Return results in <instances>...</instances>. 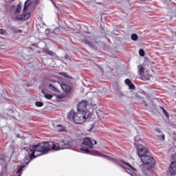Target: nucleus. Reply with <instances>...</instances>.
<instances>
[{
  "label": "nucleus",
  "mask_w": 176,
  "mask_h": 176,
  "mask_svg": "<svg viewBox=\"0 0 176 176\" xmlns=\"http://www.w3.org/2000/svg\"><path fill=\"white\" fill-rule=\"evenodd\" d=\"M6 34V30L3 29H0V34L1 35H5Z\"/></svg>",
  "instance_id": "nucleus-24"
},
{
  "label": "nucleus",
  "mask_w": 176,
  "mask_h": 176,
  "mask_svg": "<svg viewBox=\"0 0 176 176\" xmlns=\"http://www.w3.org/2000/svg\"><path fill=\"white\" fill-rule=\"evenodd\" d=\"M95 154L96 156H100V157H104V159H108V160H111V157L110 156L104 155V154H101L100 153H98V151H95Z\"/></svg>",
  "instance_id": "nucleus-9"
},
{
  "label": "nucleus",
  "mask_w": 176,
  "mask_h": 176,
  "mask_svg": "<svg viewBox=\"0 0 176 176\" xmlns=\"http://www.w3.org/2000/svg\"><path fill=\"white\" fill-rule=\"evenodd\" d=\"M85 43H87V45H89V46L93 45V43H90L89 41H85Z\"/></svg>",
  "instance_id": "nucleus-30"
},
{
  "label": "nucleus",
  "mask_w": 176,
  "mask_h": 176,
  "mask_svg": "<svg viewBox=\"0 0 176 176\" xmlns=\"http://www.w3.org/2000/svg\"><path fill=\"white\" fill-rule=\"evenodd\" d=\"M62 142H63L65 148H67L68 145H71V140H69L68 138H65Z\"/></svg>",
  "instance_id": "nucleus-11"
},
{
  "label": "nucleus",
  "mask_w": 176,
  "mask_h": 176,
  "mask_svg": "<svg viewBox=\"0 0 176 176\" xmlns=\"http://www.w3.org/2000/svg\"><path fill=\"white\" fill-rule=\"evenodd\" d=\"M61 87L63 90L65 91V93H71V90H72L71 86L67 84H62Z\"/></svg>",
  "instance_id": "nucleus-7"
},
{
  "label": "nucleus",
  "mask_w": 176,
  "mask_h": 176,
  "mask_svg": "<svg viewBox=\"0 0 176 176\" xmlns=\"http://www.w3.org/2000/svg\"><path fill=\"white\" fill-rule=\"evenodd\" d=\"M60 75H63V76H65V78H67V76H68V74L67 73H61Z\"/></svg>",
  "instance_id": "nucleus-31"
},
{
  "label": "nucleus",
  "mask_w": 176,
  "mask_h": 176,
  "mask_svg": "<svg viewBox=\"0 0 176 176\" xmlns=\"http://www.w3.org/2000/svg\"><path fill=\"white\" fill-rule=\"evenodd\" d=\"M46 53H47V54H50V56H52V54H53V52H52L50 50H47Z\"/></svg>",
  "instance_id": "nucleus-27"
},
{
  "label": "nucleus",
  "mask_w": 176,
  "mask_h": 176,
  "mask_svg": "<svg viewBox=\"0 0 176 176\" xmlns=\"http://www.w3.org/2000/svg\"><path fill=\"white\" fill-rule=\"evenodd\" d=\"M25 166H21L20 168L18 169L16 171V174H21V172L23 171V168H24Z\"/></svg>",
  "instance_id": "nucleus-22"
},
{
  "label": "nucleus",
  "mask_w": 176,
  "mask_h": 176,
  "mask_svg": "<svg viewBox=\"0 0 176 176\" xmlns=\"http://www.w3.org/2000/svg\"><path fill=\"white\" fill-rule=\"evenodd\" d=\"M28 8H30V4H28V1H25L23 7V12H25Z\"/></svg>",
  "instance_id": "nucleus-18"
},
{
  "label": "nucleus",
  "mask_w": 176,
  "mask_h": 176,
  "mask_svg": "<svg viewBox=\"0 0 176 176\" xmlns=\"http://www.w3.org/2000/svg\"><path fill=\"white\" fill-rule=\"evenodd\" d=\"M18 176H21V174L19 173V175Z\"/></svg>",
  "instance_id": "nucleus-35"
},
{
  "label": "nucleus",
  "mask_w": 176,
  "mask_h": 176,
  "mask_svg": "<svg viewBox=\"0 0 176 176\" xmlns=\"http://www.w3.org/2000/svg\"><path fill=\"white\" fill-rule=\"evenodd\" d=\"M139 102L142 107H146V108L148 107V103H146L144 99H141Z\"/></svg>",
  "instance_id": "nucleus-15"
},
{
  "label": "nucleus",
  "mask_w": 176,
  "mask_h": 176,
  "mask_svg": "<svg viewBox=\"0 0 176 176\" xmlns=\"http://www.w3.org/2000/svg\"><path fill=\"white\" fill-rule=\"evenodd\" d=\"M86 108H87V102L85 100L80 102L77 105L78 112H80L81 113H84V115L89 116L90 112L86 111Z\"/></svg>",
  "instance_id": "nucleus-5"
},
{
  "label": "nucleus",
  "mask_w": 176,
  "mask_h": 176,
  "mask_svg": "<svg viewBox=\"0 0 176 176\" xmlns=\"http://www.w3.org/2000/svg\"><path fill=\"white\" fill-rule=\"evenodd\" d=\"M97 141L96 140H91V139L89 138H86L84 139V141L82 142V147L80 148V151H82L85 153H91V151L90 149H92L94 145H96Z\"/></svg>",
  "instance_id": "nucleus-4"
},
{
  "label": "nucleus",
  "mask_w": 176,
  "mask_h": 176,
  "mask_svg": "<svg viewBox=\"0 0 176 176\" xmlns=\"http://www.w3.org/2000/svg\"><path fill=\"white\" fill-rule=\"evenodd\" d=\"M36 107H43V102H36Z\"/></svg>",
  "instance_id": "nucleus-23"
},
{
  "label": "nucleus",
  "mask_w": 176,
  "mask_h": 176,
  "mask_svg": "<svg viewBox=\"0 0 176 176\" xmlns=\"http://www.w3.org/2000/svg\"><path fill=\"white\" fill-rule=\"evenodd\" d=\"M31 13L28 12L26 14H23L21 15L16 16V20H19V21H25V20H28L29 17H30Z\"/></svg>",
  "instance_id": "nucleus-6"
},
{
  "label": "nucleus",
  "mask_w": 176,
  "mask_h": 176,
  "mask_svg": "<svg viewBox=\"0 0 176 176\" xmlns=\"http://www.w3.org/2000/svg\"><path fill=\"white\" fill-rule=\"evenodd\" d=\"M135 141L136 142H139V141H141V138H140V136H136V137L135 138Z\"/></svg>",
  "instance_id": "nucleus-26"
},
{
  "label": "nucleus",
  "mask_w": 176,
  "mask_h": 176,
  "mask_svg": "<svg viewBox=\"0 0 176 176\" xmlns=\"http://www.w3.org/2000/svg\"><path fill=\"white\" fill-rule=\"evenodd\" d=\"M44 96L47 100H52L53 98V95L49 94H44Z\"/></svg>",
  "instance_id": "nucleus-17"
},
{
  "label": "nucleus",
  "mask_w": 176,
  "mask_h": 176,
  "mask_svg": "<svg viewBox=\"0 0 176 176\" xmlns=\"http://www.w3.org/2000/svg\"><path fill=\"white\" fill-rule=\"evenodd\" d=\"M160 108H161V109H162L163 112H164V111H166V109H164V108H163L162 107Z\"/></svg>",
  "instance_id": "nucleus-33"
},
{
  "label": "nucleus",
  "mask_w": 176,
  "mask_h": 176,
  "mask_svg": "<svg viewBox=\"0 0 176 176\" xmlns=\"http://www.w3.org/2000/svg\"><path fill=\"white\" fill-rule=\"evenodd\" d=\"M125 83H126V85H127L129 86L131 83V80H130V79H129V78H126L125 80Z\"/></svg>",
  "instance_id": "nucleus-25"
},
{
  "label": "nucleus",
  "mask_w": 176,
  "mask_h": 176,
  "mask_svg": "<svg viewBox=\"0 0 176 176\" xmlns=\"http://www.w3.org/2000/svg\"><path fill=\"white\" fill-rule=\"evenodd\" d=\"M116 164H118V166H120V167L123 168V170H124L126 171V173H128V174H130V169L129 168L123 166V165H122L120 164H118V163H116Z\"/></svg>",
  "instance_id": "nucleus-16"
},
{
  "label": "nucleus",
  "mask_w": 176,
  "mask_h": 176,
  "mask_svg": "<svg viewBox=\"0 0 176 176\" xmlns=\"http://www.w3.org/2000/svg\"><path fill=\"white\" fill-rule=\"evenodd\" d=\"M44 91H45L43 89V90H42V93H43Z\"/></svg>",
  "instance_id": "nucleus-34"
},
{
  "label": "nucleus",
  "mask_w": 176,
  "mask_h": 176,
  "mask_svg": "<svg viewBox=\"0 0 176 176\" xmlns=\"http://www.w3.org/2000/svg\"><path fill=\"white\" fill-rule=\"evenodd\" d=\"M64 146V142L63 141H59L54 144L53 142H45L43 143H39L36 145H34L30 147V151L31 152L29 154V157L31 160L35 159V153H38L39 155H46L49 151H60V149H65Z\"/></svg>",
  "instance_id": "nucleus-1"
},
{
  "label": "nucleus",
  "mask_w": 176,
  "mask_h": 176,
  "mask_svg": "<svg viewBox=\"0 0 176 176\" xmlns=\"http://www.w3.org/2000/svg\"><path fill=\"white\" fill-rule=\"evenodd\" d=\"M135 145L138 149V155L139 157H140L144 168H146V171L152 170L156 164V161H155V158L151 155L149 150L145 148L142 144H138L137 142L135 143Z\"/></svg>",
  "instance_id": "nucleus-2"
},
{
  "label": "nucleus",
  "mask_w": 176,
  "mask_h": 176,
  "mask_svg": "<svg viewBox=\"0 0 176 176\" xmlns=\"http://www.w3.org/2000/svg\"><path fill=\"white\" fill-rule=\"evenodd\" d=\"M120 162H122V163H124V164H125L126 166H128V167H130L133 171H136L137 172V169H135V168L131 166V165H130L129 163L126 162L124 160H120Z\"/></svg>",
  "instance_id": "nucleus-14"
},
{
  "label": "nucleus",
  "mask_w": 176,
  "mask_h": 176,
  "mask_svg": "<svg viewBox=\"0 0 176 176\" xmlns=\"http://www.w3.org/2000/svg\"><path fill=\"white\" fill-rule=\"evenodd\" d=\"M56 131H58V133H61L63 131H65V127L58 124V125H56Z\"/></svg>",
  "instance_id": "nucleus-10"
},
{
  "label": "nucleus",
  "mask_w": 176,
  "mask_h": 176,
  "mask_svg": "<svg viewBox=\"0 0 176 176\" xmlns=\"http://www.w3.org/2000/svg\"><path fill=\"white\" fill-rule=\"evenodd\" d=\"M163 113L165 116H166V118H168V113L167 112V111L165 110L164 111H163Z\"/></svg>",
  "instance_id": "nucleus-28"
},
{
  "label": "nucleus",
  "mask_w": 176,
  "mask_h": 176,
  "mask_svg": "<svg viewBox=\"0 0 176 176\" xmlns=\"http://www.w3.org/2000/svg\"><path fill=\"white\" fill-rule=\"evenodd\" d=\"M139 54L141 56V57H144V56H145V51H144L143 49H140L139 50Z\"/></svg>",
  "instance_id": "nucleus-20"
},
{
  "label": "nucleus",
  "mask_w": 176,
  "mask_h": 176,
  "mask_svg": "<svg viewBox=\"0 0 176 176\" xmlns=\"http://www.w3.org/2000/svg\"><path fill=\"white\" fill-rule=\"evenodd\" d=\"M49 88L52 91H54V93H60V91L56 87L53 86L52 84H50Z\"/></svg>",
  "instance_id": "nucleus-13"
},
{
  "label": "nucleus",
  "mask_w": 176,
  "mask_h": 176,
  "mask_svg": "<svg viewBox=\"0 0 176 176\" xmlns=\"http://www.w3.org/2000/svg\"><path fill=\"white\" fill-rule=\"evenodd\" d=\"M12 1H14V0H12Z\"/></svg>",
  "instance_id": "nucleus-36"
},
{
  "label": "nucleus",
  "mask_w": 176,
  "mask_h": 176,
  "mask_svg": "<svg viewBox=\"0 0 176 176\" xmlns=\"http://www.w3.org/2000/svg\"><path fill=\"white\" fill-rule=\"evenodd\" d=\"M20 12H21V3H19L15 9V14H20Z\"/></svg>",
  "instance_id": "nucleus-12"
},
{
  "label": "nucleus",
  "mask_w": 176,
  "mask_h": 176,
  "mask_svg": "<svg viewBox=\"0 0 176 176\" xmlns=\"http://www.w3.org/2000/svg\"><path fill=\"white\" fill-rule=\"evenodd\" d=\"M160 137V140H162V141H164L165 137H166L164 135H162Z\"/></svg>",
  "instance_id": "nucleus-29"
},
{
  "label": "nucleus",
  "mask_w": 176,
  "mask_h": 176,
  "mask_svg": "<svg viewBox=\"0 0 176 176\" xmlns=\"http://www.w3.org/2000/svg\"><path fill=\"white\" fill-rule=\"evenodd\" d=\"M138 74L140 76H144V74H145V69H144V66L142 65H139L138 66Z\"/></svg>",
  "instance_id": "nucleus-8"
},
{
  "label": "nucleus",
  "mask_w": 176,
  "mask_h": 176,
  "mask_svg": "<svg viewBox=\"0 0 176 176\" xmlns=\"http://www.w3.org/2000/svg\"><path fill=\"white\" fill-rule=\"evenodd\" d=\"M89 118V116L84 114L83 113L78 111L77 113L75 111L72 110L67 113V120L74 122L75 124H82L84 122H86V120Z\"/></svg>",
  "instance_id": "nucleus-3"
},
{
  "label": "nucleus",
  "mask_w": 176,
  "mask_h": 176,
  "mask_svg": "<svg viewBox=\"0 0 176 176\" xmlns=\"http://www.w3.org/2000/svg\"><path fill=\"white\" fill-rule=\"evenodd\" d=\"M128 86L131 90H135V85L133 83L131 82Z\"/></svg>",
  "instance_id": "nucleus-21"
},
{
  "label": "nucleus",
  "mask_w": 176,
  "mask_h": 176,
  "mask_svg": "<svg viewBox=\"0 0 176 176\" xmlns=\"http://www.w3.org/2000/svg\"><path fill=\"white\" fill-rule=\"evenodd\" d=\"M131 39H132V41H138V36L135 34H133L131 35Z\"/></svg>",
  "instance_id": "nucleus-19"
},
{
  "label": "nucleus",
  "mask_w": 176,
  "mask_h": 176,
  "mask_svg": "<svg viewBox=\"0 0 176 176\" xmlns=\"http://www.w3.org/2000/svg\"><path fill=\"white\" fill-rule=\"evenodd\" d=\"M14 9H16V6H12L10 7V10H14Z\"/></svg>",
  "instance_id": "nucleus-32"
}]
</instances>
